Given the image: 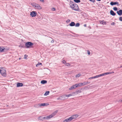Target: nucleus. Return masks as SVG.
I'll return each mask as SVG.
<instances>
[{"instance_id": "423d86ee", "label": "nucleus", "mask_w": 122, "mask_h": 122, "mask_svg": "<svg viewBox=\"0 0 122 122\" xmlns=\"http://www.w3.org/2000/svg\"><path fill=\"white\" fill-rule=\"evenodd\" d=\"M0 73L1 75L4 76L5 77L6 76V71L5 70H1Z\"/></svg>"}, {"instance_id": "9d476101", "label": "nucleus", "mask_w": 122, "mask_h": 122, "mask_svg": "<svg viewBox=\"0 0 122 122\" xmlns=\"http://www.w3.org/2000/svg\"><path fill=\"white\" fill-rule=\"evenodd\" d=\"M78 117V115L77 114H76L72 116H71V118L72 120H73V119H74L76 118H77Z\"/></svg>"}, {"instance_id": "5fc2aeb1", "label": "nucleus", "mask_w": 122, "mask_h": 122, "mask_svg": "<svg viewBox=\"0 0 122 122\" xmlns=\"http://www.w3.org/2000/svg\"><path fill=\"white\" fill-rule=\"evenodd\" d=\"M19 60H20L21 59V58H19Z\"/></svg>"}, {"instance_id": "aec40b11", "label": "nucleus", "mask_w": 122, "mask_h": 122, "mask_svg": "<svg viewBox=\"0 0 122 122\" xmlns=\"http://www.w3.org/2000/svg\"><path fill=\"white\" fill-rule=\"evenodd\" d=\"M50 92L49 91H47L44 94V96H47L49 94Z\"/></svg>"}, {"instance_id": "864d4df0", "label": "nucleus", "mask_w": 122, "mask_h": 122, "mask_svg": "<svg viewBox=\"0 0 122 122\" xmlns=\"http://www.w3.org/2000/svg\"><path fill=\"white\" fill-rule=\"evenodd\" d=\"M122 67V66H121L120 67V68H121V67Z\"/></svg>"}, {"instance_id": "a18cd8bd", "label": "nucleus", "mask_w": 122, "mask_h": 122, "mask_svg": "<svg viewBox=\"0 0 122 122\" xmlns=\"http://www.w3.org/2000/svg\"><path fill=\"white\" fill-rule=\"evenodd\" d=\"M76 93V91L75 92H74L72 93V94L73 95H75V94Z\"/></svg>"}, {"instance_id": "4be33fe9", "label": "nucleus", "mask_w": 122, "mask_h": 122, "mask_svg": "<svg viewBox=\"0 0 122 122\" xmlns=\"http://www.w3.org/2000/svg\"><path fill=\"white\" fill-rule=\"evenodd\" d=\"M34 106L35 107H40V104H36L34 105Z\"/></svg>"}, {"instance_id": "a211bd4d", "label": "nucleus", "mask_w": 122, "mask_h": 122, "mask_svg": "<svg viewBox=\"0 0 122 122\" xmlns=\"http://www.w3.org/2000/svg\"><path fill=\"white\" fill-rule=\"evenodd\" d=\"M75 23L74 22H71V23L70 24V25L71 26H73L75 25Z\"/></svg>"}, {"instance_id": "9b49d317", "label": "nucleus", "mask_w": 122, "mask_h": 122, "mask_svg": "<svg viewBox=\"0 0 122 122\" xmlns=\"http://www.w3.org/2000/svg\"><path fill=\"white\" fill-rule=\"evenodd\" d=\"M117 13L119 15L121 16L122 14V10H120L119 11H117Z\"/></svg>"}, {"instance_id": "5701e85b", "label": "nucleus", "mask_w": 122, "mask_h": 122, "mask_svg": "<svg viewBox=\"0 0 122 122\" xmlns=\"http://www.w3.org/2000/svg\"><path fill=\"white\" fill-rule=\"evenodd\" d=\"M4 49L5 48L4 47H3L2 48H1L0 47V52L3 51Z\"/></svg>"}, {"instance_id": "393cba45", "label": "nucleus", "mask_w": 122, "mask_h": 122, "mask_svg": "<svg viewBox=\"0 0 122 122\" xmlns=\"http://www.w3.org/2000/svg\"><path fill=\"white\" fill-rule=\"evenodd\" d=\"M74 1L76 2L77 3H79L80 2V0H73Z\"/></svg>"}, {"instance_id": "b1692460", "label": "nucleus", "mask_w": 122, "mask_h": 122, "mask_svg": "<svg viewBox=\"0 0 122 122\" xmlns=\"http://www.w3.org/2000/svg\"><path fill=\"white\" fill-rule=\"evenodd\" d=\"M67 119V120L68 121V122H70V121H71L72 120L71 118V117H70Z\"/></svg>"}, {"instance_id": "c756f323", "label": "nucleus", "mask_w": 122, "mask_h": 122, "mask_svg": "<svg viewBox=\"0 0 122 122\" xmlns=\"http://www.w3.org/2000/svg\"><path fill=\"white\" fill-rule=\"evenodd\" d=\"M100 77V75H97V76H94V78H98V77Z\"/></svg>"}, {"instance_id": "de8ad7c7", "label": "nucleus", "mask_w": 122, "mask_h": 122, "mask_svg": "<svg viewBox=\"0 0 122 122\" xmlns=\"http://www.w3.org/2000/svg\"><path fill=\"white\" fill-rule=\"evenodd\" d=\"M122 102V99H121V100H119V101H118V102Z\"/></svg>"}, {"instance_id": "0eeeda50", "label": "nucleus", "mask_w": 122, "mask_h": 122, "mask_svg": "<svg viewBox=\"0 0 122 122\" xmlns=\"http://www.w3.org/2000/svg\"><path fill=\"white\" fill-rule=\"evenodd\" d=\"M77 88L76 85L75 84L71 86L69 88V90H72L73 89H75Z\"/></svg>"}, {"instance_id": "39448f33", "label": "nucleus", "mask_w": 122, "mask_h": 122, "mask_svg": "<svg viewBox=\"0 0 122 122\" xmlns=\"http://www.w3.org/2000/svg\"><path fill=\"white\" fill-rule=\"evenodd\" d=\"M37 13L36 11H32L30 12V15L32 17H35L36 16Z\"/></svg>"}, {"instance_id": "2eb2a0df", "label": "nucleus", "mask_w": 122, "mask_h": 122, "mask_svg": "<svg viewBox=\"0 0 122 122\" xmlns=\"http://www.w3.org/2000/svg\"><path fill=\"white\" fill-rule=\"evenodd\" d=\"M82 89H80L78 90H77L76 91V94H78V93H80L81 92V90Z\"/></svg>"}, {"instance_id": "e433bc0d", "label": "nucleus", "mask_w": 122, "mask_h": 122, "mask_svg": "<svg viewBox=\"0 0 122 122\" xmlns=\"http://www.w3.org/2000/svg\"><path fill=\"white\" fill-rule=\"evenodd\" d=\"M72 95H72V94H69L68 95H67V98L68 97H69L70 96H71Z\"/></svg>"}, {"instance_id": "603ef678", "label": "nucleus", "mask_w": 122, "mask_h": 122, "mask_svg": "<svg viewBox=\"0 0 122 122\" xmlns=\"http://www.w3.org/2000/svg\"><path fill=\"white\" fill-rule=\"evenodd\" d=\"M68 20V21H69H69H70V20Z\"/></svg>"}, {"instance_id": "20e7f679", "label": "nucleus", "mask_w": 122, "mask_h": 122, "mask_svg": "<svg viewBox=\"0 0 122 122\" xmlns=\"http://www.w3.org/2000/svg\"><path fill=\"white\" fill-rule=\"evenodd\" d=\"M33 44L30 42H27L25 44V46L27 48H30L31 47Z\"/></svg>"}, {"instance_id": "37998d69", "label": "nucleus", "mask_w": 122, "mask_h": 122, "mask_svg": "<svg viewBox=\"0 0 122 122\" xmlns=\"http://www.w3.org/2000/svg\"><path fill=\"white\" fill-rule=\"evenodd\" d=\"M52 11H55V10H56V9L55 8H53L52 9Z\"/></svg>"}, {"instance_id": "ddd939ff", "label": "nucleus", "mask_w": 122, "mask_h": 122, "mask_svg": "<svg viewBox=\"0 0 122 122\" xmlns=\"http://www.w3.org/2000/svg\"><path fill=\"white\" fill-rule=\"evenodd\" d=\"M23 85V84L22 83H17L16 87H18L20 86H21Z\"/></svg>"}, {"instance_id": "473e14b6", "label": "nucleus", "mask_w": 122, "mask_h": 122, "mask_svg": "<svg viewBox=\"0 0 122 122\" xmlns=\"http://www.w3.org/2000/svg\"><path fill=\"white\" fill-rule=\"evenodd\" d=\"M104 21H101L100 22V23L101 24L104 25V24H105V23L104 22Z\"/></svg>"}, {"instance_id": "1a4fd4ad", "label": "nucleus", "mask_w": 122, "mask_h": 122, "mask_svg": "<svg viewBox=\"0 0 122 122\" xmlns=\"http://www.w3.org/2000/svg\"><path fill=\"white\" fill-rule=\"evenodd\" d=\"M61 97L62 100H63L66 99L67 98V95H63L61 96Z\"/></svg>"}, {"instance_id": "f257e3e1", "label": "nucleus", "mask_w": 122, "mask_h": 122, "mask_svg": "<svg viewBox=\"0 0 122 122\" xmlns=\"http://www.w3.org/2000/svg\"><path fill=\"white\" fill-rule=\"evenodd\" d=\"M58 112V111L57 110H56L53 112L51 115L49 116H47L46 117H43L42 118V119H45L48 120L55 116Z\"/></svg>"}, {"instance_id": "3c124183", "label": "nucleus", "mask_w": 122, "mask_h": 122, "mask_svg": "<svg viewBox=\"0 0 122 122\" xmlns=\"http://www.w3.org/2000/svg\"><path fill=\"white\" fill-rule=\"evenodd\" d=\"M84 26L85 27H86V24H85L84 25Z\"/></svg>"}, {"instance_id": "a19ab883", "label": "nucleus", "mask_w": 122, "mask_h": 122, "mask_svg": "<svg viewBox=\"0 0 122 122\" xmlns=\"http://www.w3.org/2000/svg\"><path fill=\"white\" fill-rule=\"evenodd\" d=\"M89 0L91 1L93 3H94L95 2V0Z\"/></svg>"}, {"instance_id": "4468645a", "label": "nucleus", "mask_w": 122, "mask_h": 122, "mask_svg": "<svg viewBox=\"0 0 122 122\" xmlns=\"http://www.w3.org/2000/svg\"><path fill=\"white\" fill-rule=\"evenodd\" d=\"M110 14L113 16L115 15H116V13L112 10H111L110 11Z\"/></svg>"}, {"instance_id": "4c0bfd02", "label": "nucleus", "mask_w": 122, "mask_h": 122, "mask_svg": "<svg viewBox=\"0 0 122 122\" xmlns=\"http://www.w3.org/2000/svg\"><path fill=\"white\" fill-rule=\"evenodd\" d=\"M62 62L64 64H65L66 63V61L64 60H63V61H62Z\"/></svg>"}, {"instance_id": "7ed1b4c3", "label": "nucleus", "mask_w": 122, "mask_h": 122, "mask_svg": "<svg viewBox=\"0 0 122 122\" xmlns=\"http://www.w3.org/2000/svg\"><path fill=\"white\" fill-rule=\"evenodd\" d=\"M31 5L35 9H38V10H41V7L39 4H36L35 3H31Z\"/></svg>"}, {"instance_id": "2f4dec72", "label": "nucleus", "mask_w": 122, "mask_h": 122, "mask_svg": "<svg viewBox=\"0 0 122 122\" xmlns=\"http://www.w3.org/2000/svg\"><path fill=\"white\" fill-rule=\"evenodd\" d=\"M113 10L115 11H117V8L116 7L113 8Z\"/></svg>"}, {"instance_id": "c85d7f7f", "label": "nucleus", "mask_w": 122, "mask_h": 122, "mask_svg": "<svg viewBox=\"0 0 122 122\" xmlns=\"http://www.w3.org/2000/svg\"><path fill=\"white\" fill-rule=\"evenodd\" d=\"M66 66H70V64L69 63H66V64H65Z\"/></svg>"}, {"instance_id": "79ce46f5", "label": "nucleus", "mask_w": 122, "mask_h": 122, "mask_svg": "<svg viewBox=\"0 0 122 122\" xmlns=\"http://www.w3.org/2000/svg\"><path fill=\"white\" fill-rule=\"evenodd\" d=\"M93 78H94V76L92 77H91L89 78V79H93Z\"/></svg>"}, {"instance_id": "bb28decb", "label": "nucleus", "mask_w": 122, "mask_h": 122, "mask_svg": "<svg viewBox=\"0 0 122 122\" xmlns=\"http://www.w3.org/2000/svg\"><path fill=\"white\" fill-rule=\"evenodd\" d=\"M43 117H39L38 118L39 120H43V119H42Z\"/></svg>"}, {"instance_id": "f3484780", "label": "nucleus", "mask_w": 122, "mask_h": 122, "mask_svg": "<svg viewBox=\"0 0 122 122\" xmlns=\"http://www.w3.org/2000/svg\"><path fill=\"white\" fill-rule=\"evenodd\" d=\"M107 75H108V73H107V72L101 74L99 75L100 76V77L102 76H105Z\"/></svg>"}, {"instance_id": "f704fd0d", "label": "nucleus", "mask_w": 122, "mask_h": 122, "mask_svg": "<svg viewBox=\"0 0 122 122\" xmlns=\"http://www.w3.org/2000/svg\"><path fill=\"white\" fill-rule=\"evenodd\" d=\"M63 122H68L67 119L64 120L63 121Z\"/></svg>"}, {"instance_id": "7c9ffc66", "label": "nucleus", "mask_w": 122, "mask_h": 122, "mask_svg": "<svg viewBox=\"0 0 122 122\" xmlns=\"http://www.w3.org/2000/svg\"><path fill=\"white\" fill-rule=\"evenodd\" d=\"M79 25L80 24L79 23H77L76 24L75 26L76 27H78L79 26Z\"/></svg>"}, {"instance_id": "8fccbe9b", "label": "nucleus", "mask_w": 122, "mask_h": 122, "mask_svg": "<svg viewBox=\"0 0 122 122\" xmlns=\"http://www.w3.org/2000/svg\"><path fill=\"white\" fill-rule=\"evenodd\" d=\"M114 24H115V23H114L113 22L112 23V24H111L112 25H114Z\"/></svg>"}, {"instance_id": "dca6fc26", "label": "nucleus", "mask_w": 122, "mask_h": 122, "mask_svg": "<svg viewBox=\"0 0 122 122\" xmlns=\"http://www.w3.org/2000/svg\"><path fill=\"white\" fill-rule=\"evenodd\" d=\"M47 82V81L46 80H43L41 81V83L43 84H45Z\"/></svg>"}, {"instance_id": "6e6552de", "label": "nucleus", "mask_w": 122, "mask_h": 122, "mask_svg": "<svg viewBox=\"0 0 122 122\" xmlns=\"http://www.w3.org/2000/svg\"><path fill=\"white\" fill-rule=\"evenodd\" d=\"M110 4L112 6L115 5H117V6L119 5L118 3L117 2H112L110 3Z\"/></svg>"}, {"instance_id": "6ab92c4d", "label": "nucleus", "mask_w": 122, "mask_h": 122, "mask_svg": "<svg viewBox=\"0 0 122 122\" xmlns=\"http://www.w3.org/2000/svg\"><path fill=\"white\" fill-rule=\"evenodd\" d=\"M81 76V74L80 73L76 75L75 76L76 78H78Z\"/></svg>"}, {"instance_id": "c9c22d12", "label": "nucleus", "mask_w": 122, "mask_h": 122, "mask_svg": "<svg viewBox=\"0 0 122 122\" xmlns=\"http://www.w3.org/2000/svg\"><path fill=\"white\" fill-rule=\"evenodd\" d=\"M114 72V71H112L107 72V73H108V74H109L113 73Z\"/></svg>"}, {"instance_id": "f03ea898", "label": "nucleus", "mask_w": 122, "mask_h": 122, "mask_svg": "<svg viewBox=\"0 0 122 122\" xmlns=\"http://www.w3.org/2000/svg\"><path fill=\"white\" fill-rule=\"evenodd\" d=\"M71 7L73 10L76 11H78L79 10L78 5L75 4H70Z\"/></svg>"}, {"instance_id": "09e8293b", "label": "nucleus", "mask_w": 122, "mask_h": 122, "mask_svg": "<svg viewBox=\"0 0 122 122\" xmlns=\"http://www.w3.org/2000/svg\"><path fill=\"white\" fill-rule=\"evenodd\" d=\"M54 42V41L53 40H52V41H51V42L52 43H53Z\"/></svg>"}, {"instance_id": "72a5a7b5", "label": "nucleus", "mask_w": 122, "mask_h": 122, "mask_svg": "<svg viewBox=\"0 0 122 122\" xmlns=\"http://www.w3.org/2000/svg\"><path fill=\"white\" fill-rule=\"evenodd\" d=\"M57 100H62L61 97V96L59 97L58 98H57Z\"/></svg>"}, {"instance_id": "58836bf2", "label": "nucleus", "mask_w": 122, "mask_h": 122, "mask_svg": "<svg viewBox=\"0 0 122 122\" xmlns=\"http://www.w3.org/2000/svg\"><path fill=\"white\" fill-rule=\"evenodd\" d=\"M119 20L121 21H122V17H119Z\"/></svg>"}, {"instance_id": "412c9836", "label": "nucleus", "mask_w": 122, "mask_h": 122, "mask_svg": "<svg viewBox=\"0 0 122 122\" xmlns=\"http://www.w3.org/2000/svg\"><path fill=\"white\" fill-rule=\"evenodd\" d=\"M40 107L41 106H46V104L45 103L40 104Z\"/></svg>"}, {"instance_id": "cd10ccee", "label": "nucleus", "mask_w": 122, "mask_h": 122, "mask_svg": "<svg viewBox=\"0 0 122 122\" xmlns=\"http://www.w3.org/2000/svg\"><path fill=\"white\" fill-rule=\"evenodd\" d=\"M82 84L83 86L87 85V84L86 83V81L84 82L83 83H82Z\"/></svg>"}, {"instance_id": "c03bdc74", "label": "nucleus", "mask_w": 122, "mask_h": 122, "mask_svg": "<svg viewBox=\"0 0 122 122\" xmlns=\"http://www.w3.org/2000/svg\"><path fill=\"white\" fill-rule=\"evenodd\" d=\"M27 56H26V55H24V59H26V58Z\"/></svg>"}, {"instance_id": "ea45409f", "label": "nucleus", "mask_w": 122, "mask_h": 122, "mask_svg": "<svg viewBox=\"0 0 122 122\" xmlns=\"http://www.w3.org/2000/svg\"><path fill=\"white\" fill-rule=\"evenodd\" d=\"M87 54L88 55H90V52L89 50L87 51Z\"/></svg>"}, {"instance_id": "f8f14e48", "label": "nucleus", "mask_w": 122, "mask_h": 122, "mask_svg": "<svg viewBox=\"0 0 122 122\" xmlns=\"http://www.w3.org/2000/svg\"><path fill=\"white\" fill-rule=\"evenodd\" d=\"M76 86L77 88V87H80L82 86H83L82 83H80L78 84H76Z\"/></svg>"}, {"instance_id": "a878e982", "label": "nucleus", "mask_w": 122, "mask_h": 122, "mask_svg": "<svg viewBox=\"0 0 122 122\" xmlns=\"http://www.w3.org/2000/svg\"><path fill=\"white\" fill-rule=\"evenodd\" d=\"M42 65V63H38L36 65V67H38L39 65Z\"/></svg>"}, {"instance_id": "49530a36", "label": "nucleus", "mask_w": 122, "mask_h": 122, "mask_svg": "<svg viewBox=\"0 0 122 122\" xmlns=\"http://www.w3.org/2000/svg\"><path fill=\"white\" fill-rule=\"evenodd\" d=\"M86 83L87 84V85L88 84H89L90 83V82L88 81H86Z\"/></svg>"}]
</instances>
